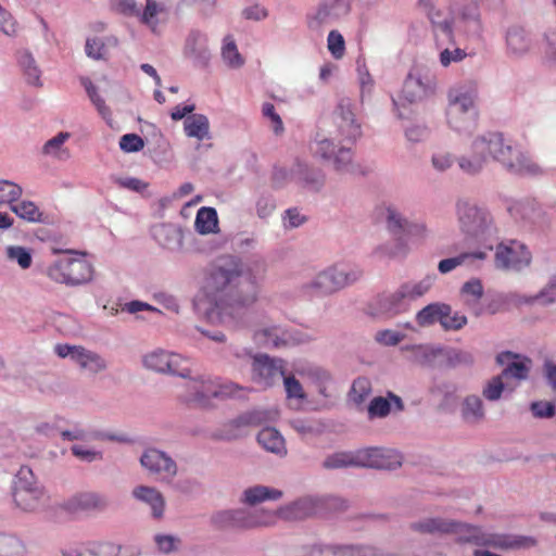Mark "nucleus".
I'll list each match as a JSON object with an SVG mask.
<instances>
[{
  "label": "nucleus",
  "mask_w": 556,
  "mask_h": 556,
  "mask_svg": "<svg viewBox=\"0 0 556 556\" xmlns=\"http://www.w3.org/2000/svg\"><path fill=\"white\" fill-rule=\"evenodd\" d=\"M257 294L255 278L238 261L228 258L211 268L194 304L208 320L232 326L242 311L256 302Z\"/></svg>",
  "instance_id": "nucleus-1"
},
{
  "label": "nucleus",
  "mask_w": 556,
  "mask_h": 556,
  "mask_svg": "<svg viewBox=\"0 0 556 556\" xmlns=\"http://www.w3.org/2000/svg\"><path fill=\"white\" fill-rule=\"evenodd\" d=\"M494 160L507 170L519 175H540L542 168L521 150L513 147L501 132H488L476 137L467 154L458 159L459 168L468 174L479 173L488 163Z\"/></svg>",
  "instance_id": "nucleus-2"
},
{
  "label": "nucleus",
  "mask_w": 556,
  "mask_h": 556,
  "mask_svg": "<svg viewBox=\"0 0 556 556\" xmlns=\"http://www.w3.org/2000/svg\"><path fill=\"white\" fill-rule=\"evenodd\" d=\"M336 134L332 139H323L316 142L314 154L324 160H333L337 170H344L351 163L352 152L342 146L338 150L333 140L341 144H353L362 135L361 125L356 122L350 103L342 101L333 113Z\"/></svg>",
  "instance_id": "nucleus-3"
},
{
  "label": "nucleus",
  "mask_w": 556,
  "mask_h": 556,
  "mask_svg": "<svg viewBox=\"0 0 556 556\" xmlns=\"http://www.w3.org/2000/svg\"><path fill=\"white\" fill-rule=\"evenodd\" d=\"M414 529L429 533L456 532L460 533L459 541L462 542L472 543L479 546H490L497 549L530 547L535 544V540L529 536L513 538L507 534L486 533L475 526L441 519H429L425 522L416 523L414 525Z\"/></svg>",
  "instance_id": "nucleus-4"
},
{
  "label": "nucleus",
  "mask_w": 556,
  "mask_h": 556,
  "mask_svg": "<svg viewBox=\"0 0 556 556\" xmlns=\"http://www.w3.org/2000/svg\"><path fill=\"white\" fill-rule=\"evenodd\" d=\"M402 464V455L388 448L368 447L355 452H338L324 460V467L339 469L345 467H369L377 469H395Z\"/></svg>",
  "instance_id": "nucleus-5"
},
{
  "label": "nucleus",
  "mask_w": 556,
  "mask_h": 556,
  "mask_svg": "<svg viewBox=\"0 0 556 556\" xmlns=\"http://www.w3.org/2000/svg\"><path fill=\"white\" fill-rule=\"evenodd\" d=\"M65 253L76 254V257H64L54 261L46 269V275L54 282L66 286H78L92 279V264L85 258L84 253L65 250Z\"/></svg>",
  "instance_id": "nucleus-6"
},
{
  "label": "nucleus",
  "mask_w": 556,
  "mask_h": 556,
  "mask_svg": "<svg viewBox=\"0 0 556 556\" xmlns=\"http://www.w3.org/2000/svg\"><path fill=\"white\" fill-rule=\"evenodd\" d=\"M346 507V502L337 496H327L323 498L303 497L279 508L271 515L275 516V523L278 518L288 521L302 520L308 517L323 515L330 510H343ZM265 515L269 514L265 513Z\"/></svg>",
  "instance_id": "nucleus-7"
},
{
  "label": "nucleus",
  "mask_w": 556,
  "mask_h": 556,
  "mask_svg": "<svg viewBox=\"0 0 556 556\" xmlns=\"http://www.w3.org/2000/svg\"><path fill=\"white\" fill-rule=\"evenodd\" d=\"M184 393L180 394L186 403L206 406L213 397L235 396L241 388L232 382L222 383L211 377H198L186 380Z\"/></svg>",
  "instance_id": "nucleus-8"
},
{
  "label": "nucleus",
  "mask_w": 556,
  "mask_h": 556,
  "mask_svg": "<svg viewBox=\"0 0 556 556\" xmlns=\"http://www.w3.org/2000/svg\"><path fill=\"white\" fill-rule=\"evenodd\" d=\"M447 122L459 132H470L477 126L475 94L472 91L452 89L448 92Z\"/></svg>",
  "instance_id": "nucleus-9"
},
{
  "label": "nucleus",
  "mask_w": 556,
  "mask_h": 556,
  "mask_svg": "<svg viewBox=\"0 0 556 556\" xmlns=\"http://www.w3.org/2000/svg\"><path fill=\"white\" fill-rule=\"evenodd\" d=\"M274 519L264 511L222 510L212 516V523L219 530H247L274 525Z\"/></svg>",
  "instance_id": "nucleus-10"
},
{
  "label": "nucleus",
  "mask_w": 556,
  "mask_h": 556,
  "mask_svg": "<svg viewBox=\"0 0 556 556\" xmlns=\"http://www.w3.org/2000/svg\"><path fill=\"white\" fill-rule=\"evenodd\" d=\"M460 229L466 235L484 241L494 231L490 214L468 201L460 200L456 205Z\"/></svg>",
  "instance_id": "nucleus-11"
},
{
  "label": "nucleus",
  "mask_w": 556,
  "mask_h": 556,
  "mask_svg": "<svg viewBox=\"0 0 556 556\" xmlns=\"http://www.w3.org/2000/svg\"><path fill=\"white\" fill-rule=\"evenodd\" d=\"M361 276L362 271L358 269L330 267L320 271L314 280L307 285V289L312 294L325 295L344 288L356 281Z\"/></svg>",
  "instance_id": "nucleus-12"
},
{
  "label": "nucleus",
  "mask_w": 556,
  "mask_h": 556,
  "mask_svg": "<svg viewBox=\"0 0 556 556\" xmlns=\"http://www.w3.org/2000/svg\"><path fill=\"white\" fill-rule=\"evenodd\" d=\"M13 497L16 505L25 511H34L42 505L45 492L42 488L33 480V473L29 469L27 472L24 469L20 471Z\"/></svg>",
  "instance_id": "nucleus-13"
},
{
  "label": "nucleus",
  "mask_w": 556,
  "mask_h": 556,
  "mask_svg": "<svg viewBox=\"0 0 556 556\" xmlns=\"http://www.w3.org/2000/svg\"><path fill=\"white\" fill-rule=\"evenodd\" d=\"M54 352L61 358L70 357L81 370L93 375L106 368L105 361L98 353L87 350L81 345L56 344Z\"/></svg>",
  "instance_id": "nucleus-14"
},
{
  "label": "nucleus",
  "mask_w": 556,
  "mask_h": 556,
  "mask_svg": "<svg viewBox=\"0 0 556 556\" xmlns=\"http://www.w3.org/2000/svg\"><path fill=\"white\" fill-rule=\"evenodd\" d=\"M531 261V254L526 245L518 241L509 243H500L495 253V264L498 268L521 269L528 266Z\"/></svg>",
  "instance_id": "nucleus-15"
},
{
  "label": "nucleus",
  "mask_w": 556,
  "mask_h": 556,
  "mask_svg": "<svg viewBox=\"0 0 556 556\" xmlns=\"http://www.w3.org/2000/svg\"><path fill=\"white\" fill-rule=\"evenodd\" d=\"M140 463L151 475L162 481H170L177 473L176 463L156 448L147 450L142 454Z\"/></svg>",
  "instance_id": "nucleus-16"
},
{
  "label": "nucleus",
  "mask_w": 556,
  "mask_h": 556,
  "mask_svg": "<svg viewBox=\"0 0 556 556\" xmlns=\"http://www.w3.org/2000/svg\"><path fill=\"white\" fill-rule=\"evenodd\" d=\"M143 363L149 369L186 377L187 368L182 365L187 361L179 354L157 350L147 354Z\"/></svg>",
  "instance_id": "nucleus-17"
},
{
  "label": "nucleus",
  "mask_w": 556,
  "mask_h": 556,
  "mask_svg": "<svg viewBox=\"0 0 556 556\" xmlns=\"http://www.w3.org/2000/svg\"><path fill=\"white\" fill-rule=\"evenodd\" d=\"M419 4L426 11L430 22L433 26V31L437 38V42H440V36H443L448 42H454L453 31V13L451 11L444 12L437 9L431 0H419Z\"/></svg>",
  "instance_id": "nucleus-18"
},
{
  "label": "nucleus",
  "mask_w": 556,
  "mask_h": 556,
  "mask_svg": "<svg viewBox=\"0 0 556 556\" xmlns=\"http://www.w3.org/2000/svg\"><path fill=\"white\" fill-rule=\"evenodd\" d=\"M496 361L500 365L506 366L501 374L505 381L515 380L514 384L516 386L519 381L528 378L531 366L529 358H521L511 352H502L497 355Z\"/></svg>",
  "instance_id": "nucleus-19"
},
{
  "label": "nucleus",
  "mask_w": 556,
  "mask_h": 556,
  "mask_svg": "<svg viewBox=\"0 0 556 556\" xmlns=\"http://www.w3.org/2000/svg\"><path fill=\"white\" fill-rule=\"evenodd\" d=\"M108 500L97 492H78L66 500L62 507L71 514L102 510L106 507Z\"/></svg>",
  "instance_id": "nucleus-20"
},
{
  "label": "nucleus",
  "mask_w": 556,
  "mask_h": 556,
  "mask_svg": "<svg viewBox=\"0 0 556 556\" xmlns=\"http://www.w3.org/2000/svg\"><path fill=\"white\" fill-rule=\"evenodd\" d=\"M253 379L269 386L277 377L286 375L282 359H274L267 355L255 356L252 364Z\"/></svg>",
  "instance_id": "nucleus-21"
},
{
  "label": "nucleus",
  "mask_w": 556,
  "mask_h": 556,
  "mask_svg": "<svg viewBox=\"0 0 556 556\" xmlns=\"http://www.w3.org/2000/svg\"><path fill=\"white\" fill-rule=\"evenodd\" d=\"M351 2L352 0H321L314 22L317 25L330 24L346 16L351 11Z\"/></svg>",
  "instance_id": "nucleus-22"
},
{
  "label": "nucleus",
  "mask_w": 556,
  "mask_h": 556,
  "mask_svg": "<svg viewBox=\"0 0 556 556\" xmlns=\"http://www.w3.org/2000/svg\"><path fill=\"white\" fill-rule=\"evenodd\" d=\"M311 556H375V552L369 546L325 545L314 546Z\"/></svg>",
  "instance_id": "nucleus-23"
},
{
  "label": "nucleus",
  "mask_w": 556,
  "mask_h": 556,
  "mask_svg": "<svg viewBox=\"0 0 556 556\" xmlns=\"http://www.w3.org/2000/svg\"><path fill=\"white\" fill-rule=\"evenodd\" d=\"M168 14V8L163 2L156 0H146V7L143 11L139 10V21L147 25L152 31L156 30L160 22L166 20Z\"/></svg>",
  "instance_id": "nucleus-24"
},
{
  "label": "nucleus",
  "mask_w": 556,
  "mask_h": 556,
  "mask_svg": "<svg viewBox=\"0 0 556 556\" xmlns=\"http://www.w3.org/2000/svg\"><path fill=\"white\" fill-rule=\"evenodd\" d=\"M450 313H452L450 305L443 303H432L417 313L416 320L421 327L433 325L437 321L442 325L443 317L450 315Z\"/></svg>",
  "instance_id": "nucleus-25"
},
{
  "label": "nucleus",
  "mask_w": 556,
  "mask_h": 556,
  "mask_svg": "<svg viewBox=\"0 0 556 556\" xmlns=\"http://www.w3.org/2000/svg\"><path fill=\"white\" fill-rule=\"evenodd\" d=\"M184 130L188 137L202 141L210 137V122L203 114H192L186 117Z\"/></svg>",
  "instance_id": "nucleus-26"
},
{
  "label": "nucleus",
  "mask_w": 556,
  "mask_h": 556,
  "mask_svg": "<svg viewBox=\"0 0 556 556\" xmlns=\"http://www.w3.org/2000/svg\"><path fill=\"white\" fill-rule=\"evenodd\" d=\"M132 494L137 500L142 501L151 506L154 517H162L165 502L162 494L156 489L141 485L137 486L132 491Z\"/></svg>",
  "instance_id": "nucleus-27"
},
{
  "label": "nucleus",
  "mask_w": 556,
  "mask_h": 556,
  "mask_svg": "<svg viewBox=\"0 0 556 556\" xmlns=\"http://www.w3.org/2000/svg\"><path fill=\"white\" fill-rule=\"evenodd\" d=\"M253 338L257 344L264 346L279 348L287 343L286 333L277 326L257 329Z\"/></svg>",
  "instance_id": "nucleus-28"
},
{
  "label": "nucleus",
  "mask_w": 556,
  "mask_h": 556,
  "mask_svg": "<svg viewBox=\"0 0 556 556\" xmlns=\"http://www.w3.org/2000/svg\"><path fill=\"white\" fill-rule=\"evenodd\" d=\"M380 214L386 215L388 228L394 233L403 230L407 235L413 232L421 235L426 231L424 225H408L405 220H402L400 215L391 207L381 208Z\"/></svg>",
  "instance_id": "nucleus-29"
},
{
  "label": "nucleus",
  "mask_w": 556,
  "mask_h": 556,
  "mask_svg": "<svg viewBox=\"0 0 556 556\" xmlns=\"http://www.w3.org/2000/svg\"><path fill=\"white\" fill-rule=\"evenodd\" d=\"M258 443L271 453L282 454L286 452L285 440L280 433L270 427H266L258 432Z\"/></svg>",
  "instance_id": "nucleus-30"
},
{
  "label": "nucleus",
  "mask_w": 556,
  "mask_h": 556,
  "mask_svg": "<svg viewBox=\"0 0 556 556\" xmlns=\"http://www.w3.org/2000/svg\"><path fill=\"white\" fill-rule=\"evenodd\" d=\"M406 309L404 298H399V290L377 299V313L393 316Z\"/></svg>",
  "instance_id": "nucleus-31"
},
{
  "label": "nucleus",
  "mask_w": 556,
  "mask_h": 556,
  "mask_svg": "<svg viewBox=\"0 0 556 556\" xmlns=\"http://www.w3.org/2000/svg\"><path fill=\"white\" fill-rule=\"evenodd\" d=\"M195 229L199 233L207 235L215 232L218 227L216 210L213 207H201L195 216Z\"/></svg>",
  "instance_id": "nucleus-32"
},
{
  "label": "nucleus",
  "mask_w": 556,
  "mask_h": 556,
  "mask_svg": "<svg viewBox=\"0 0 556 556\" xmlns=\"http://www.w3.org/2000/svg\"><path fill=\"white\" fill-rule=\"evenodd\" d=\"M507 48L513 54L519 55L528 51L530 39L521 27H511L506 36Z\"/></svg>",
  "instance_id": "nucleus-33"
},
{
  "label": "nucleus",
  "mask_w": 556,
  "mask_h": 556,
  "mask_svg": "<svg viewBox=\"0 0 556 556\" xmlns=\"http://www.w3.org/2000/svg\"><path fill=\"white\" fill-rule=\"evenodd\" d=\"M462 416L467 422H478L484 417L482 400L478 395H468L462 404Z\"/></svg>",
  "instance_id": "nucleus-34"
},
{
  "label": "nucleus",
  "mask_w": 556,
  "mask_h": 556,
  "mask_svg": "<svg viewBox=\"0 0 556 556\" xmlns=\"http://www.w3.org/2000/svg\"><path fill=\"white\" fill-rule=\"evenodd\" d=\"M244 502L255 505L266 500H278L282 496V492L264 485H256L244 491Z\"/></svg>",
  "instance_id": "nucleus-35"
},
{
  "label": "nucleus",
  "mask_w": 556,
  "mask_h": 556,
  "mask_svg": "<svg viewBox=\"0 0 556 556\" xmlns=\"http://www.w3.org/2000/svg\"><path fill=\"white\" fill-rule=\"evenodd\" d=\"M11 211L28 223L43 222V213L33 201H16L11 205Z\"/></svg>",
  "instance_id": "nucleus-36"
},
{
  "label": "nucleus",
  "mask_w": 556,
  "mask_h": 556,
  "mask_svg": "<svg viewBox=\"0 0 556 556\" xmlns=\"http://www.w3.org/2000/svg\"><path fill=\"white\" fill-rule=\"evenodd\" d=\"M427 94V86L421 80L413 75H408L405 79L402 96L409 103L421 100Z\"/></svg>",
  "instance_id": "nucleus-37"
},
{
  "label": "nucleus",
  "mask_w": 556,
  "mask_h": 556,
  "mask_svg": "<svg viewBox=\"0 0 556 556\" xmlns=\"http://www.w3.org/2000/svg\"><path fill=\"white\" fill-rule=\"evenodd\" d=\"M222 58L224 62L232 68L241 67L244 64V59L238 51L237 45L231 36L224 38Z\"/></svg>",
  "instance_id": "nucleus-38"
},
{
  "label": "nucleus",
  "mask_w": 556,
  "mask_h": 556,
  "mask_svg": "<svg viewBox=\"0 0 556 556\" xmlns=\"http://www.w3.org/2000/svg\"><path fill=\"white\" fill-rule=\"evenodd\" d=\"M505 389L513 391L515 389V384L505 381L502 375H498L486 382L482 390V395L488 401H497Z\"/></svg>",
  "instance_id": "nucleus-39"
},
{
  "label": "nucleus",
  "mask_w": 556,
  "mask_h": 556,
  "mask_svg": "<svg viewBox=\"0 0 556 556\" xmlns=\"http://www.w3.org/2000/svg\"><path fill=\"white\" fill-rule=\"evenodd\" d=\"M432 286L430 278H425L415 283H405L399 288V298L404 300H413L424 295Z\"/></svg>",
  "instance_id": "nucleus-40"
},
{
  "label": "nucleus",
  "mask_w": 556,
  "mask_h": 556,
  "mask_svg": "<svg viewBox=\"0 0 556 556\" xmlns=\"http://www.w3.org/2000/svg\"><path fill=\"white\" fill-rule=\"evenodd\" d=\"M470 258L483 260V258H485V253L484 252L462 253L455 257H450V258L440 261L438 268H439L440 273L446 274V273L452 271L456 267L463 265L467 260H470Z\"/></svg>",
  "instance_id": "nucleus-41"
},
{
  "label": "nucleus",
  "mask_w": 556,
  "mask_h": 556,
  "mask_svg": "<svg viewBox=\"0 0 556 556\" xmlns=\"http://www.w3.org/2000/svg\"><path fill=\"white\" fill-rule=\"evenodd\" d=\"M25 546L15 536L0 534V556H24Z\"/></svg>",
  "instance_id": "nucleus-42"
},
{
  "label": "nucleus",
  "mask_w": 556,
  "mask_h": 556,
  "mask_svg": "<svg viewBox=\"0 0 556 556\" xmlns=\"http://www.w3.org/2000/svg\"><path fill=\"white\" fill-rule=\"evenodd\" d=\"M70 138L68 132H60L55 137L48 140L43 146V153L56 156L61 160L68 157V152L62 149L64 142Z\"/></svg>",
  "instance_id": "nucleus-43"
},
{
  "label": "nucleus",
  "mask_w": 556,
  "mask_h": 556,
  "mask_svg": "<svg viewBox=\"0 0 556 556\" xmlns=\"http://www.w3.org/2000/svg\"><path fill=\"white\" fill-rule=\"evenodd\" d=\"M195 37H190L187 41V55L191 58L195 65L205 67L210 62L211 53L205 46H200L199 49L195 48Z\"/></svg>",
  "instance_id": "nucleus-44"
},
{
  "label": "nucleus",
  "mask_w": 556,
  "mask_h": 556,
  "mask_svg": "<svg viewBox=\"0 0 556 556\" xmlns=\"http://www.w3.org/2000/svg\"><path fill=\"white\" fill-rule=\"evenodd\" d=\"M23 193L22 187L10 180H0V204L10 206L16 202Z\"/></svg>",
  "instance_id": "nucleus-45"
},
{
  "label": "nucleus",
  "mask_w": 556,
  "mask_h": 556,
  "mask_svg": "<svg viewBox=\"0 0 556 556\" xmlns=\"http://www.w3.org/2000/svg\"><path fill=\"white\" fill-rule=\"evenodd\" d=\"M7 257L16 262L21 268L27 269L31 266L33 257L30 251L21 245H9L5 249Z\"/></svg>",
  "instance_id": "nucleus-46"
},
{
  "label": "nucleus",
  "mask_w": 556,
  "mask_h": 556,
  "mask_svg": "<svg viewBox=\"0 0 556 556\" xmlns=\"http://www.w3.org/2000/svg\"><path fill=\"white\" fill-rule=\"evenodd\" d=\"M462 294L467 305H477L483 295V286L479 279H471L462 287Z\"/></svg>",
  "instance_id": "nucleus-47"
},
{
  "label": "nucleus",
  "mask_w": 556,
  "mask_h": 556,
  "mask_svg": "<svg viewBox=\"0 0 556 556\" xmlns=\"http://www.w3.org/2000/svg\"><path fill=\"white\" fill-rule=\"evenodd\" d=\"M371 392V383L367 378H357L352 384V399L356 403L365 401Z\"/></svg>",
  "instance_id": "nucleus-48"
},
{
  "label": "nucleus",
  "mask_w": 556,
  "mask_h": 556,
  "mask_svg": "<svg viewBox=\"0 0 556 556\" xmlns=\"http://www.w3.org/2000/svg\"><path fill=\"white\" fill-rule=\"evenodd\" d=\"M391 410V402L382 396L374 397L368 406V415L370 418H382L389 415Z\"/></svg>",
  "instance_id": "nucleus-49"
},
{
  "label": "nucleus",
  "mask_w": 556,
  "mask_h": 556,
  "mask_svg": "<svg viewBox=\"0 0 556 556\" xmlns=\"http://www.w3.org/2000/svg\"><path fill=\"white\" fill-rule=\"evenodd\" d=\"M328 49L334 59H341L345 51L343 36L338 30H331L328 35Z\"/></svg>",
  "instance_id": "nucleus-50"
},
{
  "label": "nucleus",
  "mask_w": 556,
  "mask_h": 556,
  "mask_svg": "<svg viewBox=\"0 0 556 556\" xmlns=\"http://www.w3.org/2000/svg\"><path fill=\"white\" fill-rule=\"evenodd\" d=\"M144 147L143 139L137 134H126L121 137L119 148L125 152H138Z\"/></svg>",
  "instance_id": "nucleus-51"
},
{
  "label": "nucleus",
  "mask_w": 556,
  "mask_h": 556,
  "mask_svg": "<svg viewBox=\"0 0 556 556\" xmlns=\"http://www.w3.org/2000/svg\"><path fill=\"white\" fill-rule=\"evenodd\" d=\"M404 338V333L390 329L380 330L375 334V340L386 346H394L399 344Z\"/></svg>",
  "instance_id": "nucleus-52"
},
{
  "label": "nucleus",
  "mask_w": 556,
  "mask_h": 556,
  "mask_svg": "<svg viewBox=\"0 0 556 556\" xmlns=\"http://www.w3.org/2000/svg\"><path fill=\"white\" fill-rule=\"evenodd\" d=\"M282 377L288 397L303 400L305 397V393L300 381L296 380L293 376L285 375Z\"/></svg>",
  "instance_id": "nucleus-53"
},
{
  "label": "nucleus",
  "mask_w": 556,
  "mask_h": 556,
  "mask_svg": "<svg viewBox=\"0 0 556 556\" xmlns=\"http://www.w3.org/2000/svg\"><path fill=\"white\" fill-rule=\"evenodd\" d=\"M111 3L115 11L124 15L138 17L139 9L135 0H112Z\"/></svg>",
  "instance_id": "nucleus-54"
},
{
  "label": "nucleus",
  "mask_w": 556,
  "mask_h": 556,
  "mask_svg": "<svg viewBox=\"0 0 556 556\" xmlns=\"http://www.w3.org/2000/svg\"><path fill=\"white\" fill-rule=\"evenodd\" d=\"M531 412L538 418H551L555 415V405L551 402H533Z\"/></svg>",
  "instance_id": "nucleus-55"
},
{
  "label": "nucleus",
  "mask_w": 556,
  "mask_h": 556,
  "mask_svg": "<svg viewBox=\"0 0 556 556\" xmlns=\"http://www.w3.org/2000/svg\"><path fill=\"white\" fill-rule=\"evenodd\" d=\"M466 52L463 49L456 48L454 50L444 49L440 53V63L446 67L452 62H459L466 58Z\"/></svg>",
  "instance_id": "nucleus-56"
},
{
  "label": "nucleus",
  "mask_w": 556,
  "mask_h": 556,
  "mask_svg": "<svg viewBox=\"0 0 556 556\" xmlns=\"http://www.w3.org/2000/svg\"><path fill=\"white\" fill-rule=\"evenodd\" d=\"M277 416H278V410L277 409L255 410V412L250 413L247 416L245 422L258 425V424H262L264 421L274 420V419L277 418Z\"/></svg>",
  "instance_id": "nucleus-57"
},
{
  "label": "nucleus",
  "mask_w": 556,
  "mask_h": 556,
  "mask_svg": "<svg viewBox=\"0 0 556 556\" xmlns=\"http://www.w3.org/2000/svg\"><path fill=\"white\" fill-rule=\"evenodd\" d=\"M71 451L75 457H77L78 459L84 460V462L90 463L96 459L102 458L101 452L89 450L81 445H73Z\"/></svg>",
  "instance_id": "nucleus-58"
},
{
  "label": "nucleus",
  "mask_w": 556,
  "mask_h": 556,
  "mask_svg": "<svg viewBox=\"0 0 556 556\" xmlns=\"http://www.w3.org/2000/svg\"><path fill=\"white\" fill-rule=\"evenodd\" d=\"M263 115L270 119L273 124V129L276 134H279L283 130V124L280 116L276 113L275 106L271 103H264L262 109Z\"/></svg>",
  "instance_id": "nucleus-59"
},
{
  "label": "nucleus",
  "mask_w": 556,
  "mask_h": 556,
  "mask_svg": "<svg viewBox=\"0 0 556 556\" xmlns=\"http://www.w3.org/2000/svg\"><path fill=\"white\" fill-rule=\"evenodd\" d=\"M86 53L96 60L102 59L105 55V46L99 39H88L86 42Z\"/></svg>",
  "instance_id": "nucleus-60"
},
{
  "label": "nucleus",
  "mask_w": 556,
  "mask_h": 556,
  "mask_svg": "<svg viewBox=\"0 0 556 556\" xmlns=\"http://www.w3.org/2000/svg\"><path fill=\"white\" fill-rule=\"evenodd\" d=\"M467 324V318L465 315L459 313H455L454 315H446L442 319V326L445 329H454L458 330L463 328Z\"/></svg>",
  "instance_id": "nucleus-61"
},
{
  "label": "nucleus",
  "mask_w": 556,
  "mask_h": 556,
  "mask_svg": "<svg viewBox=\"0 0 556 556\" xmlns=\"http://www.w3.org/2000/svg\"><path fill=\"white\" fill-rule=\"evenodd\" d=\"M85 87L90 100L97 106L98 111L102 115H105V113L109 112V109L106 108L104 100L98 93L97 88L90 81L85 84Z\"/></svg>",
  "instance_id": "nucleus-62"
},
{
  "label": "nucleus",
  "mask_w": 556,
  "mask_h": 556,
  "mask_svg": "<svg viewBox=\"0 0 556 556\" xmlns=\"http://www.w3.org/2000/svg\"><path fill=\"white\" fill-rule=\"evenodd\" d=\"M454 163L453 156L447 152H438L432 156V165L437 170L443 172Z\"/></svg>",
  "instance_id": "nucleus-63"
},
{
  "label": "nucleus",
  "mask_w": 556,
  "mask_h": 556,
  "mask_svg": "<svg viewBox=\"0 0 556 556\" xmlns=\"http://www.w3.org/2000/svg\"><path fill=\"white\" fill-rule=\"evenodd\" d=\"M155 542L161 552L169 553L176 548L178 540L172 535H156Z\"/></svg>",
  "instance_id": "nucleus-64"
}]
</instances>
